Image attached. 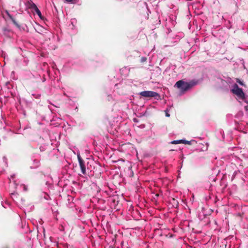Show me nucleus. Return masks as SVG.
<instances>
[{"instance_id":"nucleus-1","label":"nucleus","mask_w":248,"mask_h":248,"mask_svg":"<svg viewBox=\"0 0 248 248\" xmlns=\"http://www.w3.org/2000/svg\"><path fill=\"white\" fill-rule=\"evenodd\" d=\"M198 83V80H192L189 82H185L183 80H179L176 83L177 87L183 92H186L196 85Z\"/></svg>"},{"instance_id":"nucleus-2","label":"nucleus","mask_w":248,"mask_h":248,"mask_svg":"<svg viewBox=\"0 0 248 248\" xmlns=\"http://www.w3.org/2000/svg\"><path fill=\"white\" fill-rule=\"evenodd\" d=\"M231 92L234 94L236 95L240 99H244L245 95V93L241 88H239L237 84H235L233 88L231 90Z\"/></svg>"},{"instance_id":"nucleus-3","label":"nucleus","mask_w":248,"mask_h":248,"mask_svg":"<svg viewBox=\"0 0 248 248\" xmlns=\"http://www.w3.org/2000/svg\"><path fill=\"white\" fill-rule=\"evenodd\" d=\"M140 94L145 97H155L156 98L159 97V95L158 93L151 91H145L141 92L140 93Z\"/></svg>"},{"instance_id":"nucleus-4","label":"nucleus","mask_w":248,"mask_h":248,"mask_svg":"<svg viewBox=\"0 0 248 248\" xmlns=\"http://www.w3.org/2000/svg\"><path fill=\"white\" fill-rule=\"evenodd\" d=\"M78 158L79 164V166L81 170V172L83 174L86 173V167L84 160L82 159L80 155H78Z\"/></svg>"},{"instance_id":"nucleus-5","label":"nucleus","mask_w":248,"mask_h":248,"mask_svg":"<svg viewBox=\"0 0 248 248\" xmlns=\"http://www.w3.org/2000/svg\"><path fill=\"white\" fill-rule=\"evenodd\" d=\"M171 144H180L183 143L185 144H191L190 141L185 140H173L170 142Z\"/></svg>"},{"instance_id":"nucleus-6","label":"nucleus","mask_w":248,"mask_h":248,"mask_svg":"<svg viewBox=\"0 0 248 248\" xmlns=\"http://www.w3.org/2000/svg\"><path fill=\"white\" fill-rule=\"evenodd\" d=\"M8 16L9 17V18L11 19V20L12 21L13 23L16 26H17L18 28H19L20 27V26L18 24V23L16 21V20L12 17V16H11L10 14H8Z\"/></svg>"},{"instance_id":"nucleus-7","label":"nucleus","mask_w":248,"mask_h":248,"mask_svg":"<svg viewBox=\"0 0 248 248\" xmlns=\"http://www.w3.org/2000/svg\"><path fill=\"white\" fill-rule=\"evenodd\" d=\"M28 7H29V8L33 10H34L36 8H37V6L34 3H33L32 2H29Z\"/></svg>"},{"instance_id":"nucleus-8","label":"nucleus","mask_w":248,"mask_h":248,"mask_svg":"<svg viewBox=\"0 0 248 248\" xmlns=\"http://www.w3.org/2000/svg\"><path fill=\"white\" fill-rule=\"evenodd\" d=\"M34 11L35 12L36 14L39 16V17L41 19H42L44 18V17L42 16L40 11L39 10V9L38 8H36L34 10Z\"/></svg>"},{"instance_id":"nucleus-9","label":"nucleus","mask_w":248,"mask_h":248,"mask_svg":"<svg viewBox=\"0 0 248 248\" xmlns=\"http://www.w3.org/2000/svg\"><path fill=\"white\" fill-rule=\"evenodd\" d=\"M236 81L237 83L240 84L241 85L245 86V85L244 84V83L242 81H241L239 78H236Z\"/></svg>"},{"instance_id":"nucleus-10","label":"nucleus","mask_w":248,"mask_h":248,"mask_svg":"<svg viewBox=\"0 0 248 248\" xmlns=\"http://www.w3.org/2000/svg\"><path fill=\"white\" fill-rule=\"evenodd\" d=\"M243 215V213L241 214L240 213H238L237 214L236 216L237 217H242Z\"/></svg>"},{"instance_id":"nucleus-11","label":"nucleus","mask_w":248,"mask_h":248,"mask_svg":"<svg viewBox=\"0 0 248 248\" xmlns=\"http://www.w3.org/2000/svg\"><path fill=\"white\" fill-rule=\"evenodd\" d=\"M73 0H65V1L68 3H73Z\"/></svg>"},{"instance_id":"nucleus-12","label":"nucleus","mask_w":248,"mask_h":248,"mask_svg":"<svg viewBox=\"0 0 248 248\" xmlns=\"http://www.w3.org/2000/svg\"><path fill=\"white\" fill-rule=\"evenodd\" d=\"M172 201H173L174 202H176V206H178V202H177V201H175V200L174 198H173V199H172Z\"/></svg>"},{"instance_id":"nucleus-13","label":"nucleus","mask_w":248,"mask_h":248,"mask_svg":"<svg viewBox=\"0 0 248 248\" xmlns=\"http://www.w3.org/2000/svg\"><path fill=\"white\" fill-rule=\"evenodd\" d=\"M166 116L167 117H170V115L168 113H166Z\"/></svg>"},{"instance_id":"nucleus-14","label":"nucleus","mask_w":248,"mask_h":248,"mask_svg":"<svg viewBox=\"0 0 248 248\" xmlns=\"http://www.w3.org/2000/svg\"><path fill=\"white\" fill-rule=\"evenodd\" d=\"M174 151V150H172V149L170 150V151Z\"/></svg>"},{"instance_id":"nucleus-15","label":"nucleus","mask_w":248,"mask_h":248,"mask_svg":"<svg viewBox=\"0 0 248 248\" xmlns=\"http://www.w3.org/2000/svg\"><path fill=\"white\" fill-rule=\"evenodd\" d=\"M143 61H145V60L144 59V58H142Z\"/></svg>"},{"instance_id":"nucleus-16","label":"nucleus","mask_w":248,"mask_h":248,"mask_svg":"<svg viewBox=\"0 0 248 248\" xmlns=\"http://www.w3.org/2000/svg\"><path fill=\"white\" fill-rule=\"evenodd\" d=\"M143 61H145V60L144 59V58H142Z\"/></svg>"},{"instance_id":"nucleus-17","label":"nucleus","mask_w":248,"mask_h":248,"mask_svg":"<svg viewBox=\"0 0 248 248\" xmlns=\"http://www.w3.org/2000/svg\"><path fill=\"white\" fill-rule=\"evenodd\" d=\"M143 61H145V60L144 59V58H142Z\"/></svg>"}]
</instances>
